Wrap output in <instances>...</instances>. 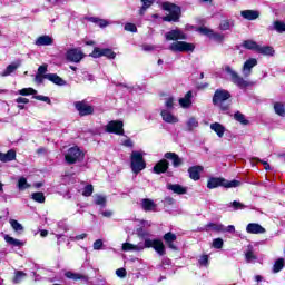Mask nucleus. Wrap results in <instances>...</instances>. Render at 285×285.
Returning a JSON list of instances; mask_svg holds the SVG:
<instances>
[{"label": "nucleus", "mask_w": 285, "mask_h": 285, "mask_svg": "<svg viewBox=\"0 0 285 285\" xmlns=\"http://www.w3.org/2000/svg\"><path fill=\"white\" fill-rule=\"evenodd\" d=\"M166 41H174L169 45L168 50L171 52H193L195 50V45L186 42L188 36L181 31V29H174L165 33Z\"/></svg>", "instance_id": "f257e3e1"}, {"label": "nucleus", "mask_w": 285, "mask_h": 285, "mask_svg": "<svg viewBox=\"0 0 285 285\" xmlns=\"http://www.w3.org/2000/svg\"><path fill=\"white\" fill-rule=\"evenodd\" d=\"M222 186L223 188H239L242 186V181L239 180H226L222 177H210L207 180V188L209 190H213L215 188H219Z\"/></svg>", "instance_id": "f03ea898"}, {"label": "nucleus", "mask_w": 285, "mask_h": 285, "mask_svg": "<svg viewBox=\"0 0 285 285\" xmlns=\"http://www.w3.org/2000/svg\"><path fill=\"white\" fill-rule=\"evenodd\" d=\"M138 235L141 237V239H145V248H154V250H156L158 255H166V247L164 246V242H161L160 239H149L148 237L150 235L144 230H139Z\"/></svg>", "instance_id": "7ed1b4c3"}, {"label": "nucleus", "mask_w": 285, "mask_h": 285, "mask_svg": "<svg viewBox=\"0 0 285 285\" xmlns=\"http://www.w3.org/2000/svg\"><path fill=\"white\" fill-rule=\"evenodd\" d=\"M225 72L230 77L232 83H234V86H237L240 89L253 86L252 81L244 79V77H242L237 71H235V69H233L230 66H225Z\"/></svg>", "instance_id": "20e7f679"}, {"label": "nucleus", "mask_w": 285, "mask_h": 285, "mask_svg": "<svg viewBox=\"0 0 285 285\" xmlns=\"http://www.w3.org/2000/svg\"><path fill=\"white\" fill-rule=\"evenodd\" d=\"M163 10L169 12V14L163 18V21H179V18L181 17V8L170 2H164Z\"/></svg>", "instance_id": "39448f33"}, {"label": "nucleus", "mask_w": 285, "mask_h": 285, "mask_svg": "<svg viewBox=\"0 0 285 285\" xmlns=\"http://www.w3.org/2000/svg\"><path fill=\"white\" fill-rule=\"evenodd\" d=\"M130 159H131V170L134 175H139L141 170L146 169V160H144V153L132 151Z\"/></svg>", "instance_id": "423d86ee"}, {"label": "nucleus", "mask_w": 285, "mask_h": 285, "mask_svg": "<svg viewBox=\"0 0 285 285\" xmlns=\"http://www.w3.org/2000/svg\"><path fill=\"white\" fill-rule=\"evenodd\" d=\"M230 98V92L225 89H217L213 97L214 106H217L220 110H227L228 105H224L225 101H228Z\"/></svg>", "instance_id": "0eeeda50"}, {"label": "nucleus", "mask_w": 285, "mask_h": 285, "mask_svg": "<svg viewBox=\"0 0 285 285\" xmlns=\"http://www.w3.org/2000/svg\"><path fill=\"white\" fill-rule=\"evenodd\" d=\"M67 164H77V161L83 160V151L79 147L75 146L67 150L65 155Z\"/></svg>", "instance_id": "6e6552de"}, {"label": "nucleus", "mask_w": 285, "mask_h": 285, "mask_svg": "<svg viewBox=\"0 0 285 285\" xmlns=\"http://www.w3.org/2000/svg\"><path fill=\"white\" fill-rule=\"evenodd\" d=\"M83 57V51H81L79 48L69 49L66 52V59L71 63H79Z\"/></svg>", "instance_id": "1a4fd4ad"}, {"label": "nucleus", "mask_w": 285, "mask_h": 285, "mask_svg": "<svg viewBox=\"0 0 285 285\" xmlns=\"http://www.w3.org/2000/svg\"><path fill=\"white\" fill-rule=\"evenodd\" d=\"M106 132L114 135H124V121L121 120H111L106 126Z\"/></svg>", "instance_id": "9d476101"}, {"label": "nucleus", "mask_w": 285, "mask_h": 285, "mask_svg": "<svg viewBox=\"0 0 285 285\" xmlns=\"http://www.w3.org/2000/svg\"><path fill=\"white\" fill-rule=\"evenodd\" d=\"M198 32H200V35H205V37H208L209 39H213V41H224L223 33L214 32L213 29H208L207 27H200Z\"/></svg>", "instance_id": "9b49d317"}, {"label": "nucleus", "mask_w": 285, "mask_h": 285, "mask_svg": "<svg viewBox=\"0 0 285 285\" xmlns=\"http://www.w3.org/2000/svg\"><path fill=\"white\" fill-rule=\"evenodd\" d=\"M75 108L78 110L81 117H86L87 115H92L95 112V108L92 106L86 104V101H77L75 102Z\"/></svg>", "instance_id": "f8f14e48"}, {"label": "nucleus", "mask_w": 285, "mask_h": 285, "mask_svg": "<svg viewBox=\"0 0 285 285\" xmlns=\"http://www.w3.org/2000/svg\"><path fill=\"white\" fill-rule=\"evenodd\" d=\"M91 57H94L95 59H99V57H107V59H115V57H117V53H115L112 49L95 48L91 53Z\"/></svg>", "instance_id": "ddd939ff"}, {"label": "nucleus", "mask_w": 285, "mask_h": 285, "mask_svg": "<svg viewBox=\"0 0 285 285\" xmlns=\"http://www.w3.org/2000/svg\"><path fill=\"white\" fill-rule=\"evenodd\" d=\"M257 66V59L256 58H249L247 59L242 68L243 76L250 77L253 75V69Z\"/></svg>", "instance_id": "4468645a"}, {"label": "nucleus", "mask_w": 285, "mask_h": 285, "mask_svg": "<svg viewBox=\"0 0 285 285\" xmlns=\"http://www.w3.org/2000/svg\"><path fill=\"white\" fill-rule=\"evenodd\" d=\"M246 233L249 235H264V233H266V228L257 223H249L246 226Z\"/></svg>", "instance_id": "2eb2a0df"}, {"label": "nucleus", "mask_w": 285, "mask_h": 285, "mask_svg": "<svg viewBox=\"0 0 285 285\" xmlns=\"http://www.w3.org/2000/svg\"><path fill=\"white\" fill-rule=\"evenodd\" d=\"M160 115L163 117V121H165L166 124H178L179 122V118H177V116L173 115V112H170V109H163Z\"/></svg>", "instance_id": "dca6fc26"}, {"label": "nucleus", "mask_w": 285, "mask_h": 285, "mask_svg": "<svg viewBox=\"0 0 285 285\" xmlns=\"http://www.w3.org/2000/svg\"><path fill=\"white\" fill-rule=\"evenodd\" d=\"M202 173H204V167L202 166H193L188 169L189 177L194 181H199V179H202Z\"/></svg>", "instance_id": "f3484780"}, {"label": "nucleus", "mask_w": 285, "mask_h": 285, "mask_svg": "<svg viewBox=\"0 0 285 285\" xmlns=\"http://www.w3.org/2000/svg\"><path fill=\"white\" fill-rule=\"evenodd\" d=\"M145 248H146V246H144V243H138L137 245L131 244V243L122 244V250H125V253H128L130 250H132L134 253H139V252L144 250Z\"/></svg>", "instance_id": "a211bd4d"}, {"label": "nucleus", "mask_w": 285, "mask_h": 285, "mask_svg": "<svg viewBox=\"0 0 285 285\" xmlns=\"http://www.w3.org/2000/svg\"><path fill=\"white\" fill-rule=\"evenodd\" d=\"M55 43V38L48 35L40 36L36 39L35 45L38 47L41 46H52Z\"/></svg>", "instance_id": "6ab92c4d"}, {"label": "nucleus", "mask_w": 285, "mask_h": 285, "mask_svg": "<svg viewBox=\"0 0 285 285\" xmlns=\"http://www.w3.org/2000/svg\"><path fill=\"white\" fill-rule=\"evenodd\" d=\"M178 104L184 109L191 108V106H193V91H188L183 98H179Z\"/></svg>", "instance_id": "aec40b11"}, {"label": "nucleus", "mask_w": 285, "mask_h": 285, "mask_svg": "<svg viewBox=\"0 0 285 285\" xmlns=\"http://www.w3.org/2000/svg\"><path fill=\"white\" fill-rule=\"evenodd\" d=\"M43 79H48V81H51V83H55L56 86H66V80L57 73H45Z\"/></svg>", "instance_id": "412c9836"}, {"label": "nucleus", "mask_w": 285, "mask_h": 285, "mask_svg": "<svg viewBox=\"0 0 285 285\" xmlns=\"http://www.w3.org/2000/svg\"><path fill=\"white\" fill-rule=\"evenodd\" d=\"M165 244H167L168 248L171 250H177V245H175V242H177V235L173 233H167L164 235Z\"/></svg>", "instance_id": "4be33fe9"}, {"label": "nucleus", "mask_w": 285, "mask_h": 285, "mask_svg": "<svg viewBox=\"0 0 285 285\" xmlns=\"http://www.w3.org/2000/svg\"><path fill=\"white\" fill-rule=\"evenodd\" d=\"M17 159V151L13 149L8 150V153L3 154L0 151V161L3 164H8V161H14Z\"/></svg>", "instance_id": "5701e85b"}, {"label": "nucleus", "mask_w": 285, "mask_h": 285, "mask_svg": "<svg viewBox=\"0 0 285 285\" xmlns=\"http://www.w3.org/2000/svg\"><path fill=\"white\" fill-rule=\"evenodd\" d=\"M167 170H168V160L166 159L158 161L154 166V173H156V175H161V173H166Z\"/></svg>", "instance_id": "b1692460"}, {"label": "nucleus", "mask_w": 285, "mask_h": 285, "mask_svg": "<svg viewBox=\"0 0 285 285\" xmlns=\"http://www.w3.org/2000/svg\"><path fill=\"white\" fill-rule=\"evenodd\" d=\"M243 19H247V21H255V19H259V11L255 10H244L240 12Z\"/></svg>", "instance_id": "393cba45"}, {"label": "nucleus", "mask_w": 285, "mask_h": 285, "mask_svg": "<svg viewBox=\"0 0 285 285\" xmlns=\"http://www.w3.org/2000/svg\"><path fill=\"white\" fill-rule=\"evenodd\" d=\"M165 159H170L173 161L174 168H179L181 166L183 160L179 158V156L175 153H166L165 154Z\"/></svg>", "instance_id": "a878e982"}, {"label": "nucleus", "mask_w": 285, "mask_h": 285, "mask_svg": "<svg viewBox=\"0 0 285 285\" xmlns=\"http://www.w3.org/2000/svg\"><path fill=\"white\" fill-rule=\"evenodd\" d=\"M4 242H7L9 246H14L16 248H21L22 246H26V243L23 240H19L8 234L4 235Z\"/></svg>", "instance_id": "bb28decb"}, {"label": "nucleus", "mask_w": 285, "mask_h": 285, "mask_svg": "<svg viewBox=\"0 0 285 285\" xmlns=\"http://www.w3.org/2000/svg\"><path fill=\"white\" fill-rule=\"evenodd\" d=\"M195 128H199V121L195 117H190L186 122H185V130L187 132H193Z\"/></svg>", "instance_id": "cd10ccee"}, {"label": "nucleus", "mask_w": 285, "mask_h": 285, "mask_svg": "<svg viewBox=\"0 0 285 285\" xmlns=\"http://www.w3.org/2000/svg\"><path fill=\"white\" fill-rule=\"evenodd\" d=\"M167 188L168 190H173V193H176V195H186V193H188V189L186 187L177 184H168Z\"/></svg>", "instance_id": "c85d7f7f"}, {"label": "nucleus", "mask_w": 285, "mask_h": 285, "mask_svg": "<svg viewBox=\"0 0 285 285\" xmlns=\"http://www.w3.org/2000/svg\"><path fill=\"white\" fill-rule=\"evenodd\" d=\"M210 130L216 132L217 137L222 138V137H224V132H226V127H224L219 122H214L210 125Z\"/></svg>", "instance_id": "c756f323"}, {"label": "nucleus", "mask_w": 285, "mask_h": 285, "mask_svg": "<svg viewBox=\"0 0 285 285\" xmlns=\"http://www.w3.org/2000/svg\"><path fill=\"white\" fill-rule=\"evenodd\" d=\"M65 277H67V279H73V282H77L79 279H85V282H88V277L80 274V273H75V272H66L65 273Z\"/></svg>", "instance_id": "7c9ffc66"}, {"label": "nucleus", "mask_w": 285, "mask_h": 285, "mask_svg": "<svg viewBox=\"0 0 285 285\" xmlns=\"http://www.w3.org/2000/svg\"><path fill=\"white\" fill-rule=\"evenodd\" d=\"M242 47L246 50H254L255 52L259 49V45H257L255 40H245L243 41Z\"/></svg>", "instance_id": "2f4dec72"}, {"label": "nucleus", "mask_w": 285, "mask_h": 285, "mask_svg": "<svg viewBox=\"0 0 285 285\" xmlns=\"http://www.w3.org/2000/svg\"><path fill=\"white\" fill-rule=\"evenodd\" d=\"M258 55H265L267 57H273V55H275V49H273V47H269V46H265V47H262L258 45Z\"/></svg>", "instance_id": "473e14b6"}, {"label": "nucleus", "mask_w": 285, "mask_h": 285, "mask_svg": "<svg viewBox=\"0 0 285 285\" xmlns=\"http://www.w3.org/2000/svg\"><path fill=\"white\" fill-rule=\"evenodd\" d=\"M19 66H21V62H13L11 65H9L6 70L1 73V77H10V75H12V72H14V70H17V68H19Z\"/></svg>", "instance_id": "72a5a7b5"}, {"label": "nucleus", "mask_w": 285, "mask_h": 285, "mask_svg": "<svg viewBox=\"0 0 285 285\" xmlns=\"http://www.w3.org/2000/svg\"><path fill=\"white\" fill-rule=\"evenodd\" d=\"M245 259L246 262H255L257 259V255H255V252L253 250V245H248L247 250L245 253Z\"/></svg>", "instance_id": "f704fd0d"}, {"label": "nucleus", "mask_w": 285, "mask_h": 285, "mask_svg": "<svg viewBox=\"0 0 285 285\" xmlns=\"http://www.w3.org/2000/svg\"><path fill=\"white\" fill-rule=\"evenodd\" d=\"M94 204H96V206H101V208H106V204H107L106 196L96 194L94 196Z\"/></svg>", "instance_id": "c9c22d12"}, {"label": "nucleus", "mask_w": 285, "mask_h": 285, "mask_svg": "<svg viewBox=\"0 0 285 285\" xmlns=\"http://www.w3.org/2000/svg\"><path fill=\"white\" fill-rule=\"evenodd\" d=\"M235 27V21L233 19L223 20L219 24V30L226 31Z\"/></svg>", "instance_id": "e433bc0d"}, {"label": "nucleus", "mask_w": 285, "mask_h": 285, "mask_svg": "<svg viewBox=\"0 0 285 285\" xmlns=\"http://www.w3.org/2000/svg\"><path fill=\"white\" fill-rule=\"evenodd\" d=\"M17 188L20 191L28 190V188H30V184L28 183V179L26 177H20L18 179Z\"/></svg>", "instance_id": "4c0bfd02"}, {"label": "nucleus", "mask_w": 285, "mask_h": 285, "mask_svg": "<svg viewBox=\"0 0 285 285\" xmlns=\"http://www.w3.org/2000/svg\"><path fill=\"white\" fill-rule=\"evenodd\" d=\"M142 208L144 210H155V208H157V205L155 204V202L148 199V198H145L142 199Z\"/></svg>", "instance_id": "58836bf2"}, {"label": "nucleus", "mask_w": 285, "mask_h": 285, "mask_svg": "<svg viewBox=\"0 0 285 285\" xmlns=\"http://www.w3.org/2000/svg\"><path fill=\"white\" fill-rule=\"evenodd\" d=\"M31 199H33V202H37L38 204H45L46 195H43V193H41V191H37V193L31 194Z\"/></svg>", "instance_id": "ea45409f"}, {"label": "nucleus", "mask_w": 285, "mask_h": 285, "mask_svg": "<svg viewBox=\"0 0 285 285\" xmlns=\"http://www.w3.org/2000/svg\"><path fill=\"white\" fill-rule=\"evenodd\" d=\"M206 230H215L216 233H223L224 232V225L209 223V224L206 225Z\"/></svg>", "instance_id": "a19ab883"}, {"label": "nucleus", "mask_w": 285, "mask_h": 285, "mask_svg": "<svg viewBox=\"0 0 285 285\" xmlns=\"http://www.w3.org/2000/svg\"><path fill=\"white\" fill-rule=\"evenodd\" d=\"M274 110L279 117H285V105L282 102L274 104Z\"/></svg>", "instance_id": "79ce46f5"}, {"label": "nucleus", "mask_w": 285, "mask_h": 285, "mask_svg": "<svg viewBox=\"0 0 285 285\" xmlns=\"http://www.w3.org/2000/svg\"><path fill=\"white\" fill-rule=\"evenodd\" d=\"M284 258H278L273 265V273H279L284 268Z\"/></svg>", "instance_id": "37998d69"}, {"label": "nucleus", "mask_w": 285, "mask_h": 285, "mask_svg": "<svg viewBox=\"0 0 285 285\" xmlns=\"http://www.w3.org/2000/svg\"><path fill=\"white\" fill-rule=\"evenodd\" d=\"M234 119L236 121H238L239 124H242L243 126H248V120L246 119V116H244V114L237 111L235 115H234Z\"/></svg>", "instance_id": "c03bdc74"}, {"label": "nucleus", "mask_w": 285, "mask_h": 285, "mask_svg": "<svg viewBox=\"0 0 285 285\" xmlns=\"http://www.w3.org/2000/svg\"><path fill=\"white\" fill-rule=\"evenodd\" d=\"M28 275L21 271H16L13 277V284H21V281L27 277Z\"/></svg>", "instance_id": "a18cd8bd"}, {"label": "nucleus", "mask_w": 285, "mask_h": 285, "mask_svg": "<svg viewBox=\"0 0 285 285\" xmlns=\"http://www.w3.org/2000/svg\"><path fill=\"white\" fill-rule=\"evenodd\" d=\"M155 0H141L142 7L139 10V14H146L147 8H150L153 6Z\"/></svg>", "instance_id": "49530a36"}, {"label": "nucleus", "mask_w": 285, "mask_h": 285, "mask_svg": "<svg viewBox=\"0 0 285 285\" xmlns=\"http://www.w3.org/2000/svg\"><path fill=\"white\" fill-rule=\"evenodd\" d=\"M18 95H21L22 97H28L30 95H37V90L32 88H23L18 90Z\"/></svg>", "instance_id": "de8ad7c7"}, {"label": "nucleus", "mask_w": 285, "mask_h": 285, "mask_svg": "<svg viewBox=\"0 0 285 285\" xmlns=\"http://www.w3.org/2000/svg\"><path fill=\"white\" fill-rule=\"evenodd\" d=\"M90 21H92V23H97L99 28H106V26H110V22L104 19L90 18Z\"/></svg>", "instance_id": "09e8293b"}, {"label": "nucleus", "mask_w": 285, "mask_h": 285, "mask_svg": "<svg viewBox=\"0 0 285 285\" xmlns=\"http://www.w3.org/2000/svg\"><path fill=\"white\" fill-rule=\"evenodd\" d=\"M274 30H276V32H279V35H282V32H285V23L283 21H275Z\"/></svg>", "instance_id": "8fccbe9b"}, {"label": "nucleus", "mask_w": 285, "mask_h": 285, "mask_svg": "<svg viewBox=\"0 0 285 285\" xmlns=\"http://www.w3.org/2000/svg\"><path fill=\"white\" fill-rule=\"evenodd\" d=\"M229 207L234 208V210H244L246 208V205L242 204L240 202L234 200L229 203Z\"/></svg>", "instance_id": "3c124183"}, {"label": "nucleus", "mask_w": 285, "mask_h": 285, "mask_svg": "<svg viewBox=\"0 0 285 285\" xmlns=\"http://www.w3.org/2000/svg\"><path fill=\"white\" fill-rule=\"evenodd\" d=\"M9 224L11 225L13 230H16L17 233H19V230H23V225H21L19 222H17L14 219H10Z\"/></svg>", "instance_id": "603ef678"}, {"label": "nucleus", "mask_w": 285, "mask_h": 285, "mask_svg": "<svg viewBox=\"0 0 285 285\" xmlns=\"http://www.w3.org/2000/svg\"><path fill=\"white\" fill-rule=\"evenodd\" d=\"M213 248H216V249H222L224 248V239L222 238H216L213 240Z\"/></svg>", "instance_id": "864d4df0"}, {"label": "nucleus", "mask_w": 285, "mask_h": 285, "mask_svg": "<svg viewBox=\"0 0 285 285\" xmlns=\"http://www.w3.org/2000/svg\"><path fill=\"white\" fill-rule=\"evenodd\" d=\"M94 190H95V188L92 187V185H87L82 191L83 197H90V195H92Z\"/></svg>", "instance_id": "5fc2aeb1"}, {"label": "nucleus", "mask_w": 285, "mask_h": 285, "mask_svg": "<svg viewBox=\"0 0 285 285\" xmlns=\"http://www.w3.org/2000/svg\"><path fill=\"white\" fill-rule=\"evenodd\" d=\"M165 106L168 110H173L174 106H175V98L173 97H168L165 100Z\"/></svg>", "instance_id": "6e6d98bb"}, {"label": "nucleus", "mask_w": 285, "mask_h": 285, "mask_svg": "<svg viewBox=\"0 0 285 285\" xmlns=\"http://www.w3.org/2000/svg\"><path fill=\"white\" fill-rule=\"evenodd\" d=\"M200 266L208 267V255H202L198 259Z\"/></svg>", "instance_id": "4d7b16f0"}, {"label": "nucleus", "mask_w": 285, "mask_h": 285, "mask_svg": "<svg viewBox=\"0 0 285 285\" xmlns=\"http://www.w3.org/2000/svg\"><path fill=\"white\" fill-rule=\"evenodd\" d=\"M125 30L127 32H137V26H135V23L128 22L125 24Z\"/></svg>", "instance_id": "13d9d810"}, {"label": "nucleus", "mask_w": 285, "mask_h": 285, "mask_svg": "<svg viewBox=\"0 0 285 285\" xmlns=\"http://www.w3.org/2000/svg\"><path fill=\"white\" fill-rule=\"evenodd\" d=\"M116 275L117 277H120V279H124L128 273L126 272V268H118Z\"/></svg>", "instance_id": "bf43d9fd"}, {"label": "nucleus", "mask_w": 285, "mask_h": 285, "mask_svg": "<svg viewBox=\"0 0 285 285\" xmlns=\"http://www.w3.org/2000/svg\"><path fill=\"white\" fill-rule=\"evenodd\" d=\"M102 247H104V240H101V239L95 240L94 250H101Z\"/></svg>", "instance_id": "052dcab7"}, {"label": "nucleus", "mask_w": 285, "mask_h": 285, "mask_svg": "<svg viewBox=\"0 0 285 285\" xmlns=\"http://www.w3.org/2000/svg\"><path fill=\"white\" fill-rule=\"evenodd\" d=\"M46 72H48V65H42L38 68V75L43 77V75H46Z\"/></svg>", "instance_id": "680f3d73"}, {"label": "nucleus", "mask_w": 285, "mask_h": 285, "mask_svg": "<svg viewBox=\"0 0 285 285\" xmlns=\"http://www.w3.org/2000/svg\"><path fill=\"white\" fill-rule=\"evenodd\" d=\"M35 99L38 101H45L46 104H50V98L47 96H35Z\"/></svg>", "instance_id": "e2e57ef3"}, {"label": "nucleus", "mask_w": 285, "mask_h": 285, "mask_svg": "<svg viewBox=\"0 0 285 285\" xmlns=\"http://www.w3.org/2000/svg\"><path fill=\"white\" fill-rule=\"evenodd\" d=\"M16 101L17 104H29L30 100L28 98L19 97Z\"/></svg>", "instance_id": "0e129e2a"}, {"label": "nucleus", "mask_w": 285, "mask_h": 285, "mask_svg": "<svg viewBox=\"0 0 285 285\" xmlns=\"http://www.w3.org/2000/svg\"><path fill=\"white\" fill-rule=\"evenodd\" d=\"M122 146H126L127 148H132V140L130 139H126V140H122Z\"/></svg>", "instance_id": "69168bd1"}, {"label": "nucleus", "mask_w": 285, "mask_h": 285, "mask_svg": "<svg viewBox=\"0 0 285 285\" xmlns=\"http://www.w3.org/2000/svg\"><path fill=\"white\" fill-rule=\"evenodd\" d=\"M102 217H111L114 215L112 210H104L101 212Z\"/></svg>", "instance_id": "338daca9"}, {"label": "nucleus", "mask_w": 285, "mask_h": 285, "mask_svg": "<svg viewBox=\"0 0 285 285\" xmlns=\"http://www.w3.org/2000/svg\"><path fill=\"white\" fill-rule=\"evenodd\" d=\"M35 81H36V83H43V76H40L39 73H37Z\"/></svg>", "instance_id": "774afa93"}]
</instances>
